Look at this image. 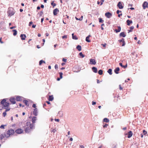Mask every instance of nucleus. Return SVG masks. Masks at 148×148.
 <instances>
[{
    "label": "nucleus",
    "instance_id": "c9c22d12",
    "mask_svg": "<svg viewBox=\"0 0 148 148\" xmlns=\"http://www.w3.org/2000/svg\"><path fill=\"white\" fill-rule=\"evenodd\" d=\"M98 73L99 75H102L103 74V71L100 69L98 71Z\"/></svg>",
    "mask_w": 148,
    "mask_h": 148
},
{
    "label": "nucleus",
    "instance_id": "7ed1b4c3",
    "mask_svg": "<svg viewBox=\"0 0 148 148\" xmlns=\"http://www.w3.org/2000/svg\"><path fill=\"white\" fill-rule=\"evenodd\" d=\"M26 126H29L30 128L32 130L35 128L34 125L33 123L31 124L30 122H27L26 123Z\"/></svg>",
    "mask_w": 148,
    "mask_h": 148
},
{
    "label": "nucleus",
    "instance_id": "6e6552de",
    "mask_svg": "<svg viewBox=\"0 0 148 148\" xmlns=\"http://www.w3.org/2000/svg\"><path fill=\"white\" fill-rule=\"evenodd\" d=\"M23 130L21 129H18L15 131V132L18 134H20L23 133Z\"/></svg>",
    "mask_w": 148,
    "mask_h": 148
},
{
    "label": "nucleus",
    "instance_id": "f3484780",
    "mask_svg": "<svg viewBox=\"0 0 148 148\" xmlns=\"http://www.w3.org/2000/svg\"><path fill=\"white\" fill-rule=\"evenodd\" d=\"M92 71L95 73H97V69L96 67H93L92 68Z\"/></svg>",
    "mask_w": 148,
    "mask_h": 148
},
{
    "label": "nucleus",
    "instance_id": "774afa93",
    "mask_svg": "<svg viewBox=\"0 0 148 148\" xmlns=\"http://www.w3.org/2000/svg\"><path fill=\"white\" fill-rule=\"evenodd\" d=\"M119 64L122 67L123 65L121 63H119Z\"/></svg>",
    "mask_w": 148,
    "mask_h": 148
},
{
    "label": "nucleus",
    "instance_id": "e2e57ef3",
    "mask_svg": "<svg viewBox=\"0 0 148 148\" xmlns=\"http://www.w3.org/2000/svg\"><path fill=\"white\" fill-rule=\"evenodd\" d=\"M2 38H0V42L2 44L3 43V42L1 40Z\"/></svg>",
    "mask_w": 148,
    "mask_h": 148
},
{
    "label": "nucleus",
    "instance_id": "052dcab7",
    "mask_svg": "<svg viewBox=\"0 0 148 148\" xmlns=\"http://www.w3.org/2000/svg\"><path fill=\"white\" fill-rule=\"evenodd\" d=\"M36 105L35 104H33L32 105V107L34 108H36Z\"/></svg>",
    "mask_w": 148,
    "mask_h": 148
},
{
    "label": "nucleus",
    "instance_id": "a211bd4d",
    "mask_svg": "<svg viewBox=\"0 0 148 148\" xmlns=\"http://www.w3.org/2000/svg\"><path fill=\"white\" fill-rule=\"evenodd\" d=\"M126 36L124 32H121L119 34V36L123 37H125Z\"/></svg>",
    "mask_w": 148,
    "mask_h": 148
},
{
    "label": "nucleus",
    "instance_id": "4be33fe9",
    "mask_svg": "<svg viewBox=\"0 0 148 148\" xmlns=\"http://www.w3.org/2000/svg\"><path fill=\"white\" fill-rule=\"evenodd\" d=\"M126 22L127 23V25H128L129 26L131 23H132V20H130L128 19L127 20Z\"/></svg>",
    "mask_w": 148,
    "mask_h": 148
},
{
    "label": "nucleus",
    "instance_id": "473e14b6",
    "mask_svg": "<svg viewBox=\"0 0 148 148\" xmlns=\"http://www.w3.org/2000/svg\"><path fill=\"white\" fill-rule=\"evenodd\" d=\"M12 31L13 32V35L14 36H16L17 33V31L16 29H14L12 30Z\"/></svg>",
    "mask_w": 148,
    "mask_h": 148
},
{
    "label": "nucleus",
    "instance_id": "f8f14e48",
    "mask_svg": "<svg viewBox=\"0 0 148 148\" xmlns=\"http://www.w3.org/2000/svg\"><path fill=\"white\" fill-rule=\"evenodd\" d=\"M117 6L120 9H123V6L121 2H119L117 5Z\"/></svg>",
    "mask_w": 148,
    "mask_h": 148
},
{
    "label": "nucleus",
    "instance_id": "13d9d810",
    "mask_svg": "<svg viewBox=\"0 0 148 148\" xmlns=\"http://www.w3.org/2000/svg\"><path fill=\"white\" fill-rule=\"evenodd\" d=\"M83 16H81V17L79 18V21H82V19H83Z\"/></svg>",
    "mask_w": 148,
    "mask_h": 148
},
{
    "label": "nucleus",
    "instance_id": "5701e85b",
    "mask_svg": "<svg viewBox=\"0 0 148 148\" xmlns=\"http://www.w3.org/2000/svg\"><path fill=\"white\" fill-rule=\"evenodd\" d=\"M90 36H91L90 35H89L86 37V41L88 42H90V40L89 39Z\"/></svg>",
    "mask_w": 148,
    "mask_h": 148
},
{
    "label": "nucleus",
    "instance_id": "f704fd0d",
    "mask_svg": "<svg viewBox=\"0 0 148 148\" xmlns=\"http://www.w3.org/2000/svg\"><path fill=\"white\" fill-rule=\"evenodd\" d=\"M43 63H45V62L42 60H40L39 62V64L41 65Z\"/></svg>",
    "mask_w": 148,
    "mask_h": 148
},
{
    "label": "nucleus",
    "instance_id": "39448f33",
    "mask_svg": "<svg viewBox=\"0 0 148 148\" xmlns=\"http://www.w3.org/2000/svg\"><path fill=\"white\" fill-rule=\"evenodd\" d=\"M96 62L95 59H90V64H91L95 65Z\"/></svg>",
    "mask_w": 148,
    "mask_h": 148
},
{
    "label": "nucleus",
    "instance_id": "1a4fd4ad",
    "mask_svg": "<svg viewBox=\"0 0 148 148\" xmlns=\"http://www.w3.org/2000/svg\"><path fill=\"white\" fill-rule=\"evenodd\" d=\"M118 41L121 43L122 42L123 44L122 45V46H124L125 44V41L124 39V38H122L121 39L119 40H118Z\"/></svg>",
    "mask_w": 148,
    "mask_h": 148
},
{
    "label": "nucleus",
    "instance_id": "58836bf2",
    "mask_svg": "<svg viewBox=\"0 0 148 148\" xmlns=\"http://www.w3.org/2000/svg\"><path fill=\"white\" fill-rule=\"evenodd\" d=\"M56 131V129H52V128L51 130V132H53V133H55Z\"/></svg>",
    "mask_w": 148,
    "mask_h": 148
},
{
    "label": "nucleus",
    "instance_id": "9b49d317",
    "mask_svg": "<svg viewBox=\"0 0 148 148\" xmlns=\"http://www.w3.org/2000/svg\"><path fill=\"white\" fill-rule=\"evenodd\" d=\"M59 12V10L58 8H56L55 9L53 10V15L54 16L56 15L57 14L58 12Z\"/></svg>",
    "mask_w": 148,
    "mask_h": 148
},
{
    "label": "nucleus",
    "instance_id": "4468645a",
    "mask_svg": "<svg viewBox=\"0 0 148 148\" xmlns=\"http://www.w3.org/2000/svg\"><path fill=\"white\" fill-rule=\"evenodd\" d=\"M21 39L22 40H25V38H26V36L25 34H21L20 36Z\"/></svg>",
    "mask_w": 148,
    "mask_h": 148
},
{
    "label": "nucleus",
    "instance_id": "69168bd1",
    "mask_svg": "<svg viewBox=\"0 0 148 148\" xmlns=\"http://www.w3.org/2000/svg\"><path fill=\"white\" fill-rule=\"evenodd\" d=\"M55 120L57 122H59V119H55Z\"/></svg>",
    "mask_w": 148,
    "mask_h": 148
},
{
    "label": "nucleus",
    "instance_id": "e433bc0d",
    "mask_svg": "<svg viewBox=\"0 0 148 148\" xmlns=\"http://www.w3.org/2000/svg\"><path fill=\"white\" fill-rule=\"evenodd\" d=\"M58 114L60 116H62V112L61 111H59L58 112Z\"/></svg>",
    "mask_w": 148,
    "mask_h": 148
},
{
    "label": "nucleus",
    "instance_id": "2eb2a0df",
    "mask_svg": "<svg viewBox=\"0 0 148 148\" xmlns=\"http://www.w3.org/2000/svg\"><path fill=\"white\" fill-rule=\"evenodd\" d=\"M6 134L5 133L4 134H1L0 136V139L1 140L3 139L5 137H6Z\"/></svg>",
    "mask_w": 148,
    "mask_h": 148
},
{
    "label": "nucleus",
    "instance_id": "5fc2aeb1",
    "mask_svg": "<svg viewBox=\"0 0 148 148\" xmlns=\"http://www.w3.org/2000/svg\"><path fill=\"white\" fill-rule=\"evenodd\" d=\"M33 24V22L32 21H30L29 22V25L30 26Z\"/></svg>",
    "mask_w": 148,
    "mask_h": 148
},
{
    "label": "nucleus",
    "instance_id": "2f4dec72",
    "mask_svg": "<svg viewBox=\"0 0 148 148\" xmlns=\"http://www.w3.org/2000/svg\"><path fill=\"white\" fill-rule=\"evenodd\" d=\"M108 73L110 75H111L112 74V69H109L107 71Z\"/></svg>",
    "mask_w": 148,
    "mask_h": 148
},
{
    "label": "nucleus",
    "instance_id": "f257e3e1",
    "mask_svg": "<svg viewBox=\"0 0 148 148\" xmlns=\"http://www.w3.org/2000/svg\"><path fill=\"white\" fill-rule=\"evenodd\" d=\"M14 133V131L12 129L8 130L6 133V138L10 137L11 135H13Z\"/></svg>",
    "mask_w": 148,
    "mask_h": 148
},
{
    "label": "nucleus",
    "instance_id": "c03bdc74",
    "mask_svg": "<svg viewBox=\"0 0 148 148\" xmlns=\"http://www.w3.org/2000/svg\"><path fill=\"white\" fill-rule=\"evenodd\" d=\"M6 115V112H4L3 113V116L5 117Z\"/></svg>",
    "mask_w": 148,
    "mask_h": 148
},
{
    "label": "nucleus",
    "instance_id": "ddd939ff",
    "mask_svg": "<svg viewBox=\"0 0 148 148\" xmlns=\"http://www.w3.org/2000/svg\"><path fill=\"white\" fill-rule=\"evenodd\" d=\"M10 100L11 103H12L13 104H14L16 103L15 99L14 97H12L10 98Z\"/></svg>",
    "mask_w": 148,
    "mask_h": 148
},
{
    "label": "nucleus",
    "instance_id": "9d476101",
    "mask_svg": "<svg viewBox=\"0 0 148 148\" xmlns=\"http://www.w3.org/2000/svg\"><path fill=\"white\" fill-rule=\"evenodd\" d=\"M38 109L37 108H35L34 109V111H33V114L35 116H36L38 115Z\"/></svg>",
    "mask_w": 148,
    "mask_h": 148
},
{
    "label": "nucleus",
    "instance_id": "a18cd8bd",
    "mask_svg": "<svg viewBox=\"0 0 148 148\" xmlns=\"http://www.w3.org/2000/svg\"><path fill=\"white\" fill-rule=\"evenodd\" d=\"M104 0H101V1H100V2H101V4H100V5H102L103 3L104 2Z\"/></svg>",
    "mask_w": 148,
    "mask_h": 148
},
{
    "label": "nucleus",
    "instance_id": "864d4df0",
    "mask_svg": "<svg viewBox=\"0 0 148 148\" xmlns=\"http://www.w3.org/2000/svg\"><path fill=\"white\" fill-rule=\"evenodd\" d=\"M120 12H121V11H120L119 10H118L116 11V13L118 14H119V13Z\"/></svg>",
    "mask_w": 148,
    "mask_h": 148
},
{
    "label": "nucleus",
    "instance_id": "680f3d73",
    "mask_svg": "<svg viewBox=\"0 0 148 148\" xmlns=\"http://www.w3.org/2000/svg\"><path fill=\"white\" fill-rule=\"evenodd\" d=\"M101 45H102L103 47H105L106 45V43L105 44H102Z\"/></svg>",
    "mask_w": 148,
    "mask_h": 148
},
{
    "label": "nucleus",
    "instance_id": "338daca9",
    "mask_svg": "<svg viewBox=\"0 0 148 148\" xmlns=\"http://www.w3.org/2000/svg\"><path fill=\"white\" fill-rule=\"evenodd\" d=\"M36 27V25H32V28H35Z\"/></svg>",
    "mask_w": 148,
    "mask_h": 148
},
{
    "label": "nucleus",
    "instance_id": "bf43d9fd",
    "mask_svg": "<svg viewBox=\"0 0 148 148\" xmlns=\"http://www.w3.org/2000/svg\"><path fill=\"white\" fill-rule=\"evenodd\" d=\"M96 104V102H95L92 101V105H95Z\"/></svg>",
    "mask_w": 148,
    "mask_h": 148
},
{
    "label": "nucleus",
    "instance_id": "393cba45",
    "mask_svg": "<svg viewBox=\"0 0 148 148\" xmlns=\"http://www.w3.org/2000/svg\"><path fill=\"white\" fill-rule=\"evenodd\" d=\"M37 117L36 116H33L32 119V123H35V121L36 120Z\"/></svg>",
    "mask_w": 148,
    "mask_h": 148
},
{
    "label": "nucleus",
    "instance_id": "bb28decb",
    "mask_svg": "<svg viewBox=\"0 0 148 148\" xmlns=\"http://www.w3.org/2000/svg\"><path fill=\"white\" fill-rule=\"evenodd\" d=\"M76 48L79 51H81L82 49L81 46L79 45H78L76 47Z\"/></svg>",
    "mask_w": 148,
    "mask_h": 148
},
{
    "label": "nucleus",
    "instance_id": "79ce46f5",
    "mask_svg": "<svg viewBox=\"0 0 148 148\" xmlns=\"http://www.w3.org/2000/svg\"><path fill=\"white\" fill-rule=\"evenodd\" d=\"M143 134L144 135H145L147 133V132L144 130H143Z\"/></svg>",
    "mask_w": 148,
    "mask_h": 148
},
{
    "label": "nucleus",
    "instance_id": "dca6fc26",
    "mask_svg": "<svg viewBox=\"0 0 148 148\" xmlns=\"http://www.w3.org/2000/svg\"><path fill=\"white\" fill-rule=\"evenodd\" d=\"M127 135H128L127 137L129 138H130L133 135V133H132V132L130 131L127 133Z\"/></svg>",
    "mask_w": 148,
    "mask_h": 148
},
{
    "label": "nucleus",
    "instance_id": "c85d7f7f",
    "mask_svg": "<svg viewBox=\"0 0 148 148\" xmlns=\"http://www.w3.org/2000/svg\"><path fill=\"white\" fill-rule=\"evenodd\" d=\"M72 38L73 39L75 40H77L78 39L76 37V36L74 35V34L73 33L72 34Z\"/></svg>",
    "mask_w": 148,
    "mask_h": 148
},
{
    "label": "nucleus",
    "instance_id": "de8ad7c7",
    "mask_svg": "<svg viewBox=\"0 0 148 148\" xmlns=\"http://www.w3.org/2000/svg\"><path fill=\"white\" fill-rule=\"evenodd\" d=\"M127 67V64H126L125 65H123L122 67L124 68V69L126 68Z\"/></svg>",
    "mask_w": 148,
    "mask_h": 148
},
{
    "label": "nucleus",
    "instance_id": "4d7b16f0",
    "mask_svg": "<svg viewBox=\"0 0 148 148\" xmlns=\"http://www.w3.org/2000/svg\"><path fill=\"white\" fill-rule=\"evenodd\" d=\"M119 88L120 90H121L123 89V88L121 87V85H119Z\"/></svg>",
    "mask_w": 148,
    "mask_h": 148
},
{
    "label": "nucleus",
    "instance_id": "7c9ffc66",
    "mask_svg": "<svg viewBox=\"0 0 148 148\" xmlns=\"http://www.w3.org/2000/svg\"><path fill=\"white\" fill-rule=\"evenodd\" d=\"M103 121L104 122L108 123L109 122V120L107 118H105L103 119Z\"/></svg>",
    "mask_w": 148,
    "mask_h": 148
},
{
    "label": "nucleus",
    "instance_id": "0e129e2a",
    "mask_svg": "<svg viewBox=\"0 0 148 148\" xmlns=\"http://www.w3.org/2000/svg\"><path fill=\"white\" fill-rule=\"evenodd\" d=\"M79 147L81 148H84V146L83 145H80Z\"/></svg>",
    "mask_w": 148,
    "mask_h": 148
},
{
    "label": "nucleus",
    "instance_id": "c756f323",
    "mask_svg": "<svg viewBox=\"0 0 148 148\" xmlns=\"http://www.w3.org/2000/svg\"><path fill=\"white\" fill-rule=\"evenodd\" d=\"M9 103L7 102H6L3 105V106L4 107H6L8 106L9 105Z\"/></svg>",
    "mask_w": 148,
    "mask_h": 148
},
{
    "label": "nucleus",
    "instance_id": "ea45409f",
    "mask_svg": "<svg viewBox=\"0 0 148 148\" xmlns=\"http://www.w3.org/2000/svg\"><path fill=\"white\" fill-rule=\"evenodd\" d=\"M51 5L53 6V7H54V6H56V4L55 3H54L53 2V1L51 3Z\"/></svg>",
    "mask_w": 148,
    "mask_h": 148
},
{
    "label": "nucleus",
    "instance_id": "b1692460",
    "mask_svg": "<svg viewBox=\"0 0 148 148\" xmlns=\"http://www.w3.org/2000/svg\"><path fill=\"white\" fill-rule=\"evenodd\" d=\"M118 29H115V31L116 32V33H118L121 30V27L120 26H117Z\"/></svg>",
    "mask_w": 148,
    "mask_h": 148
},
{
    "label": "nucleus",
    "instance_id": "37998d69",
    "mask_svg": "<svg viewBox=\"0 0 148 148\" xmlns=\"http://www.w3.org/2000/svg\"><path fill=\"white\" fill-rule=\"evenodd\" d=\"M5 125H1L0 127V128H1V129H4V126Z\"/></svg>",
    "mask_w": 148,
    "mask_h": 148
},
{
    "label": "nucleus",
    "instance_id": "3c124183",
    "mask_svg": "<svg viewBox=\"0 0 148 148\" xmlns=\"http://www.w3.org/2000/svg\"><path fill=\"white\" fill-rule=\"evenodd\" d=\"M55 69H58V66L57 64H56L55 66Z\"/></svg>",
    "mask_w": 148,
    "mask_h": 148
},
{
    "label": "nucleus",
    "instance_id": "8fccbe9b",
    "mask_svg": "<svg viewBox=\"0 0 148 148\" xmlns=\"http://www.w3.org/2000/svg\"><path fill=\"white\" fill-rule=\"evenodd\" d=\"M67 38V35H64L62 36V38L63 39H64L65 38Z\"/></svg>",
    "mask_w": 148,
    "mask_h": 148
},
{
    "label": "nucleus",
    "instance_id": "09e8293b",
    "mask_svg": "<svg viewBox=\"0 0 148 148\" xmlns=\"http://www.w3.org/2000/svg\"><path fill=\"white\" fill-rule=\"evenodd\" d=\"M108 125V124H106L105 125H103V128H105V127H106Z\"/></svg>",
    "mask_w": 148,
    "mask_h": 148
},
{
    "label": "nucleus",
    "instance_id": "72a5a7b5",
    "mask_svg": "<svg viewBox=\"0 0 148 148\" xmlns=\"http://www.w3.org/2000/svg\"><path fill=\"white\" fill-rule=\"evenodd\" d=\"M99 22L100 23H103L104 22L103 20H102V18H99Z\"/></svg>",
    "mask_w": 148,
    "mask_h": 148
},
{
    "label": "nucleus",
    "instance_id": "a19ab883",
    "mask_svg": "<svg viewBox=\"0 0 148 148\" xmlns=\"http://www.w3.org/2000/svg\"><path fill=\"white\" fill-rule=\"evenodd\" d=\"M60 76V77L61 78H62V75L63 73L62 72H60L59 73Z\"/></svg>",
    "mask_w": 148,
    "mask_h": 148
},
{
    "label": "nucleus",
    "instance_id": "f03ea898",
    "mask_svg": "<svg viewBox=\"0 0 148 148\" xmlns=\"http://www.w3.org/2000/svg\"><path fill=\"white\" fill-rule=\"evenodd\" d=\"M14 10L12 8H9L8 11V15L10 16L13 15L15 13Z\"/></svg>",
    "mask_w": 148,
    "mask_h": 148
},
{
    "label": "nucleus",
    "instance_id": "aec40b11",
    "mask_svg": "<svg viewBox=\"0 0 148 148\" xmlns=\"http://www.w3.org/2000/svg\"><path fill=\"white\" fill-rule=\"evenodd\" d=\"M6 102V100L5 99H3L1 101L0 105H1L2 106H3V105L4 104L5 102Z\"/></svg>",
    "mask_w": 148,
    "mask_h": 148
},
{
    "label": "nucleus",
    "instance_id": "49530a36",
    "mask_svg": "<svg viewBox=\"0 0 148 148\" xmlns=\"http://www.w3.org/2000/svg\"><path fill=\"white\" fill-rule=\"evenodd\" d=\"M43 14V12L42 11H41L40 12V13L39 14H40V16H41L42 14Z\"/></svg>",
    "mask_w": 148,
    "mask_h": 148
},
{
    "label": "nucleus",
    "instance_id": "0eeeda50",
    "mask_svg": "<svg viewBox=\"0 0 148 148\" xmlns=\"http://www.w3.org/2000/svg\"><path fill=\"white\" fill-rule=\"evenodd\" d=\"M143 9H145L146 8L148 7V3L147 2L145 1L143 4Z\"/></svg>",
    "mask_w": 148,
    "mask_h": 148
},
{
    "label": "nucleus",
    "instance_id": "603ef678",
    "mask_svg": "<svg viewBox=\"0 0 148 148\" xmlns=\"http://www.w3.org/2000/svg\"><path fill=\"white\" fill-rule=\"evenodd\" d=\"M130 29L132 30L134 29V27L133 26H132L130 27Z\"/></svg>",
    "mask_w": 148,
    "mask_h": 148
},
{
    "label": "nucleus",
    "instance_id": "423d86ee",
    "mask_svg": "<svg viewBox=\"0 0 148 148\" xmlns=\"http://www.w3.org/2000/svg\"><path fill=\"white\" fill-rule=\"evenodd\" d=\"M105 16L107 18H110L112 16V14L110 12H107L105 13Z\"/></svg>",
    "mask_w": 148,
    "mask_h": 148
},
{
    "label": "nucleus",
    "instance_id": "6e6d98bb",
    "mask_svg": "<svg viewBox=\"0 0 148 148\" xmlns=\"http://www.w3.org/2000/svg\"><path fill=\"white\" fill-rule=\"evenodd\" d=\"M62 60L63 61L65 62H66V61L67 60L66 59L63 58Z\"/></svg>",
    "mask_w": 148,
    "mask_h": 148
},
{
    "label": "nucleus",
    "instance_id": "cd10ccee",
    "mask_svg": "<svg viewBox=\"0 0 148 148\" xmlns=\"http://www.w3.org/2000/svg\"><path fill=\"white\" fill-rule=\"evenodd\" d=\"M23 103H24L27 106H29V104L28 103V101L27 100H24L23 101Z\"/></svg>",
    "mask_w": 148,
    "mask_h": 148
},
{
    "label": "nucleus",
    "instance_id": "4c0bfd02",
    "mask_svg": "<svg viewBox=\"0 0 148 148\" xmlns=\"http://www.w3.org/2000/svg\"><path fill=\"white\" fill-rule=\"evenodd\" d=\"M79 56L81 57L82 58H83L85 56L83 54L82 52H80L79 54Z\"/></svg>",
    "mask_w": 148,
    "mask_h": 148
},
{
    "label": "nucleus",
    "instance_id": "a878e982",
    "mask_svg": "<svg viewBox=\"0 0 148 148\" xmlns=\"http://www.w3.org/2000/svg\"><path fill=\"white\" fill-rule=\"evenodd\" d=\"M53 99V95H50L49 96L48 100L49 101H52Z\"/></svg>",
    "mask_w": 148,
    "mask_h": 148
},
{
    "label": "nucleus",
    "instance_id": "6ab92c4d",
    "mask_svg": "<svg viewBox=\"0 0 148 148\" xmlns=\"http://www.w3.org/2000/svg\"><path fill=\"white\" fill-rule=\"evenodd\" d=\"M22 98L23 97L20 96H17L16 98V99L17 101H20L22 100Z\"/></svg>",
    "mask_w": 148,
    "mask_h": 148
},
{
    "label": "nucleus",
    "instance_id": "412c9836",
    "mask_svg": "<svg viewBox=\"0 0 148 148\" xmlns=\"http://www.w3.org/2000/svg\"><path fill=\"white\" fill-rule=\"evenodd\" d=\"M120 70V69L119 67H118L116 68L114 70V72L115 73L117 74L119 73V71Z\"/></svg>",
    "mask_w": 148,
    "mask_h": 148
},
{
    "label": "nucleus",
    "instance_id": "20e7f679",
    "mask_svg": "<svg viewBox=\"0 0 148 148\" xmlns=\"http://www.w3.org/2000/svg\"><path fill=\"white\" fill-rule=\"evenodd\" d=\"M32 131V130L30 128L29 126H26V125L25 126V131L26 133H29Z\"/></svg>",
    "mask_w": 148,
    "mask_h": 148
}]
</instances>
